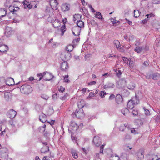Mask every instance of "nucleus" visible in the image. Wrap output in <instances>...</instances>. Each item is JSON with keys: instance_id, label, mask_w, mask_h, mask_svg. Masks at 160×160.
<instances>
[{"instance_id": "f257e3e1", "label": "nucleus", "mask_w": 160, "mask_h": 160, "mask_svg": "<svg viewBox=\"0 0 160 160\" xmlns=\"http://www.w3.org/2000/svg\"><path fill=\"white\" fill-rule=\"evenodd\" d=\"M37 77H38L37 79H38V81H40L43 78L46 81H49L53 78V75L50 73L47 72H45L43 74H38Z\"/></svg>"}, {"instance_id": "f03ea898", "label": "nucleus", "mask_w": 160, "mask_h": 160, "mask_svg": "<svg viewBox=\"0 0 160 160\" xmlns=\"http://www.w3.org/2000/svg\"><path fill=\"white\" fill-rule=\"evenodd\" d=\"M22 93L25 94H29L32 91L31 87L28 85H24L21 86L20 88Z\"/></svg>"}, {"instance_id": "7ed1b4c3", "label": "nucleus", "mask_w": 160, "mask_h": 160, "mask_svg": "<svg viewBox=\"0 0 160 160\" xmlns=\"http://www.w3.org/2000/svg\"><path fill=\"white\" fill-rule=\"evenodd\" d=\"M74 114L75 116L78 118H82L84 116V113L82 108H78L76 109Z\"/></svg>"}, {"instance_id": "20e7f679", "label": "nucleus", "mask_w": 160, "mask_h": 160, "mask_svg": "<svg viewBox=\"0 0 160 160\" xmlns=\"http://www.w3.org/2000/svg\"><path fill=\"white\" fill-rule=\"evenodd\" d=\"M49 3L52 9L56 10L58 9L59 3L57 0H50Z\"/></svg>"}, {"instance_id": "39448f33", "label": "nucleus", "mask_w": 160, "mask_h": 160, "mask_svg": "<svg viewBox=\"0 0 160 160\" xmlns=\"http://www.w3.org/2000/svg\"><path fill=\"white\" fill-rule=\"evenodd\" d=\"M61 9L62 11L64 12H66L70 10V5L67 3L62 4L61 6Z\"/></svg>"}, {"instance_id": "423d86ee", "label": "nucleus", "mask_w": 160, "mask_h": 160, "mask_svg": "<svg viewBox=\"0 0 160 160\" xmlns=\"http://www.w3.org/2000/svg\"><path fill=\"white\" fill-rule=\"evenodd\" d=\"M8 149L6 148H2L0 149V157L1 158L6 157L7 155Z\"/></svg>"}, {"instance_id": "0eeeda50", "label": "nucleus", "mask_w": 160, "mask_h": 160, "mask_svg": "<svg viewBox=\"0 0 160 160\" xmlns=\"http://www.w3.org/2000/svg\"><path fill=\"white\" fill-rule=\"evenodd\" d=\"M72 30L73 34L75 36H78L80 34V29L77 26H75L72 27Z\"/></svg>"}, {"instance_id": "6e6552de", "label": "nucleus", "mask_w": 160, "mask_h": 160, "mask_svg": "<svg viewBox=\"0 0 160 160\" xmlns=\"http://www.w3.org/2000/svg\"><path fill=\"white\" fill-rule=\"evenodd\" d=\"M60 67L62 70L67 71L69 68L68 62L65 61L62 62L61 64Z\"/></svg>"}, {"instance_id": "1a4fd4ad", "label": "nucleus", "mask_w": 160, "mask_h": 160, "mask_svg": "<svg viewBox=\"0 0 160 160\" xmlns=\"http://www.w3.org/2000/svg\"><path fill=\"white\" fill-rule=\"evenodd\" d=\"M52 24L55 28H58L61 26V22L58 19H53L52 21Z\"/></svg>"}, {"instance_id": "9d476101", "label": "nucleus", "mask_w": 160, "mask_h": 160, "mask_svg": "<svg viewBox=\"0 0 160 160\" xmlns=\"http://www.w3.org/2000/svg\"><path fill=\"white\" fill-rule=\"evenodd\" d=\"M93 142L96 146H99L101 144L100 137L98 136L94 137L93 139Z\"/></svg>"}, {"instance_id": "9b49d317", "label": "nucleus", "mask_w": 160, "mask_h": 160, "mask_svg": "<svg viewBox=\"0 0 160 160\" xmlns=\"http://www.w3.org/2000/svg\"><path fill=\"white\" fill-rule=\"evenodd\" d=\"M16 114V112L12 109L9 110L8 112V116L10 118H14Z\"/></svg>"}, {"instance_id": "f8f14e48", "label": "nucleus", "mask_w": 160, "mask_h": 160, "mask_svg": "<svg viewBox=\"0 0 160 160\" xmlns=\"http://www.w3.org/2000/svg\"><path fill=\"white\" fill-rule=\"evenodd\" d=\"M9 9L11 12H12L13 13L19 10V8L15 4L13 5L10 6Z\"/></svg>"}, {"instance_id": "ddd939ff", "label": "nucleus", "mask_w": 160, "mask_h": 160, "mask_svg": "<svg viewBox=\"0 0 160 160\" xmlns=\"http://www.w3.org/2000/svg\"><path fill=\"white\" fill-rule=\"evenodd\" d=\"M81 17L82 15L80 14H75L73 16V21L76 23L81 19Z\"/></svg>"}, {"instance_id": "4468645a", "label": "nucleus", "mask_w": 160, "mask_h": 160, "mask_svg": "<svg viewBox=\"0 0 160 160\" xmlns=\"http://www.w3.org/2000/svg\"><path fill=\"white\" fill-rule=\"evenodd\" d=\"M134 101L133 100H131L128 101L127 106L129 109H133L134 108L135 103L134 102Z\"/></svg>"}, {"instance_id": "2eb2a0df", "label": "nucleus", "mask_w": 160, "mask_h": 160, "mask_svg": "<svg viewBox=\"0 0 160 160\" xmlns=\"http://www.w3.org/2000/svg\"><path fill=\"white\" fill-rule=\"evenodd\" d=\"M152 78L154 80H157L160 79V73H155L151 75Z\"/></svg>"}, {"instance_id": "dca6fc26", "label": "nucleus", "mask_w": 160, "mask_h": 160, "mask_svg": "<svg viewBox=\"0 0 160 160\" xmlns=\"http://www.w3.org/2000/svg\"><path fill=\"white\" fill-rule=\"evenodd\" d=\"M6 84L8 86H12L14 84V79L12 78H9L7 79L6 81Z\"/></svg>"}, {"instance_id": "f3484780", "label": "nucleus", "mask_w": 160, "mask_h": 160, "mask_svg": "<svg viewBox=\"0 0 160 160\" xmlns=\"http://www.w3.org/2000/svg\"><path fill=\"white\" fill-rule=\"evenodd\" d=\"M12 94L8 92H6L4 93V98L7 101H9L11 99Z\"/></svg>"}, {"instance_id": "a211bd4d", "label": "nucleus", "mask_w": 160, "mask_h": 160, "mask_svg": "<svg viewBox=\"0 0 160 160\" xmlns=\"http://www.w3.org/2000/svg\"><path fill=\"white\" fill-rule=\"evenodd\" d=\"M85 103L84 101L82 99L78 103V108H82L85 105Z\"/></svg>"}, {"instance_id": "6ab92c4d", "label": "nucleus", "mask_w": 160, "mask_h": 160, "mask_svg": "<svg viewBox=\"0 0 160 160\" xmlns=\"http://www.w3.org/2000/svg\"><path fill=\"white\" fill-rule=\"evenodd\" d=\"M23 3L25 8H28L29 9L31 8L32 7V5L27 0H25Z\"/></svg>"}, {"instance_id": "aec40b11", "label": "nucleus", "mask_w": 160, "mask_h": 160, "mask_svg": "<svg viewBox=\"0 0 160 160\" xmlns=\"http://www.w3.org/2000/svg\"><path fill=\"white\" fill-rule=\"evenodd\" d=\"M117 84L120 87H124L126 85V81L124 79H120L118 82Z\"/></svg>"}, {"instance_id": "412c9836", "label": "nucleus", "mask_w": 160, "mask_h": 160, "mask_svg": "<svg viewBox=\"0 0 160 160\" xmlns=\"http://www.w3.org/2000/svg\"><path fill=\"white\" fill-rule=\"evenodd\" d=\"M116 101L118 104L120 103L122 101V96L120 94L117 95L116 97Z\"/></svg>"}, {"instance_id": "4be33fe9", "label": "nucleus", "mask_w": 160, "mask_h": 160, "mask_svg": "<svg viewBox=\"0 0 160 160\" xmlns=\"http://www.w3.org/2000/svg\"><path fill=\"white\" fill-rule=\"evenodd\" d=\"M77 26L80 28H83L84 26V24L83 22L81 20V19L76 22Z\"/></svg>"}, {"instance_id": "5701e85b", "label": "nucleus", "mask_w": 160, "mask_h": 160, "mask_svg": "<svg viewBox=\"0 0 160 160\" xmlns=\"http://www.w3.org/2000/svg\"><path fill=\"white\" fill-rule=\"evenodd\" d=\"M8 48L6 45H2L0 46V52H4L8 50Z\"/></svg>"}, {"instance_id": "b1692460", "label": "nucleus", "mask_w": 160, "mask_h": 160, "mask_svg": "<svg viewBox=\"0 0 160 160\" xmlns=\"http://www.w3.org/2000/svg\"><path fill=\"white\" fill-rule=\"evenodd\" d=\"M40 120L42 122L44 123L46 121V115L44 114H42L39 117Z\"/></svg>"}, {"instance_id": "393cba45", "label": "nucleus", "mask_w": 160, "mask_h": 160, "mask_svg": "<svg viewBox=\"0 0 160 160\" xmlns=\"http://www.w3.org/2000/svg\"><path fill=\"white\" fill-rule=\"evenodd\" d=\"M7 14V11L4 9H0V18H2L6 16Z\"/></svg>"}, {"instance_id": "a878e982", "label": "nucleus", "mask_w": 160, "mask_h": 160, "mask_svg": "<svg viewBox=\"0 0 160 160\" xmlns=\"http://www.w3.org/2000/svg\"><path fill=\"white\" fill-rule=\"evenodd\" d=\"M137 155V160H141L142 159L144 158V153L143 152H138Z\"/></svg>"}, {"instance_id": "bb28decb", "label": "nucleus", "mask_w": 160, "mask_h": 160, "mask_svg": "<svg viewBox=\"0 0 160 160\" xmlns=\"http://www.w3.org/2000/svg\"><path fill=\"white\" fill-rule=\"evenodd\" d=\"M49 151V147L47 145L43 146L41 149V152L43 153H45Z\"/></svg>"}, {"instance_id": "cd10ccee", "label": "nucleus", "mask_w": 160, "mask_h": 160, "mask_svg": "<svg viewBox=\"0 0 160 160\" xmlns=\"http://www.w3.org/2000/svg\"><path fill=\"white\" fill-rule=\"evenodd\" d=\"M70 125L72 126L73 128H72V129H76L77 130L78 128V124L76 123L75 122L73 121H72L70 122Z\"/></svg>"}, {"instance_id": "c85d7f7f", "label": "nucleus", "mask_w": 160, "mask_h": 160, "mask_svg": "<svg viewBox=\"0 0 160 160\" xmlns=\"http://www.w3.org/2000/svg\"><path fill=\"white\" fill-rule=\"evenodd\" d=\"M74 47L73 45H68L66 48V50L68 52H70L72 51Z\"/></svg>"}, {"instance_id": "c756f323", "label": "nucleus", "mask_w": 160, "mask_h": 160, "mask_svg": "<svg viewBox=\"0 0 160 160\" xmlns=\"http://www.w3.org/2000/svg\"><path fill=\"white\" fill-rule=\"evenodd\" d=\"M114 46L117 49L119 48L120 46V43L118 40H115L114 41Z\"/></svg>"}, {"instance_id": "7c9ffc66", "label": "nucleus", "mask_w": 160, "mask_h": 160, "mask_svg": "<svg viewBox=\"0 0 160 160\" xmlns=\"http://www.w3.org/2000/svg\"><path fill=\"white\" fill-rule=\"evenodd\" d=\"M114 86V84H112L110 83H108L107 84L103 86V88L104 89H106L107 88H113Z\"/></svg>"}, {"instance_id": "2f4dec72", "label": "nucleus", "mask_w": 160, "mask_h": 160, "mask_svg": "<svg viewBox=\"0 0 160 160\" xmlns=\"http://www.w3.org/2000/svg\"><path fill=\"white\" fill-rule=\"evenodd\" d=\"M131 131L132 133L136 134L138 133L139 131L138 128H132L131 129Z\"/></svg>"}, {"instance_id": "473e14b6", "label": "nucleus", "mask_w": 160, "mask_h": 160, "mask_svg": "<svg viewBox=\"0 0 160 160\" xmlns=\"http://www.w3.org/2000/svg\"><path fill=\"white\" fill-rule=\"evenodd\" d=\"M129 112V110L126 108H124L122 110V112L124 115H127Z\"/></svg>"}, {"instance_id": "72a5a7b5", "label": "nucleus", "mask_w": 160, "mask_h": 160, "mask_svg": "<svg viewBox=\"0 0 160 160\" xmlns=\"http://www.w3.org/2000/svg\"><path fill=\"white\" fill-rule=\"evenodd\" d=\"M120 160H128L127 155L126 154H122L120 157Z\"/></svg>"}, {"instance_id": "f704fd0d", "label": "nucleus", "mask_w": 160, "mask_h": 160, "mask_svg": "<svg viewBox=\"0 0 160 160\" xmlns=\"http://www.w3.org/2000/svg\"><path fill=\"white\" fill-rule=\"evenodd\" d=\"M110 160H120V157L117 155H113L110 158Z\"/></svg>"}, {"instance_id": "c9c22d12", "label": "nucleus", "mask_w": 160, "mask_h": 160, "mask_svg": "<svg viewBox=\"0 0 160 160\" xmlns=\"http://www.w3.org/2000/svg\"><path fill=\"white\" fill-rule=\"evenodd\" d=\"M128 63V65L130 68H132L134 66V63L133 61L131 60V59L129 60Z\"/></svg>"}, {"instance_id": "e433bc0d", "label": "nucleus", "mask_w": 160, "mask_h": 160, "mask_svg": "<svg viewBox=\"0 0 160 160\" xmlns=\"http://www.w3.org/2000/svg\"><path fill=\"white\" fill-rule=\"evenodd\" d=\"M135 87V84L132 82L130 83L128 86V88L130 90L133 89Z\"/></svg>"}, {"instance_id": "4c0bfd02", "label": "nucleus", "mask_w": 160, "mask_h": 160, "mask_svg": "<svg viewBox=\"0 0 160 160\" xmlns=\"http://www.w3.org/2000/svg\"><path fill=\"white\" fill-rule=\"evenodd\" d=\"M72 154L75 159H76L78 158V155L75 151L72 150L71 151Z\"/></svg>"}, {"instance_id": "58836bf2", "label": "nucleus", "mask_w": 160, "mask_h": 160, "mask_svg": "<svg viewBox=\"0 0 160 160\" xmlns=\"http://www.w3.org/2000/svg\"><path fill=\"white\" fill-rule=\"evenodd\" d=\"M134 17L136 18H138L140 15L139 11L138 10H134Z\"/></svg>"}, {"instance_id": "ea45409f", "label": "nucleus", "mask_w": 160, "mask_h": 160, "mask_svg": "<svg viewBox=\"0 0 160 160\" xmlns=\"http://www.w3.org/2000/svg\"><path fill=\"white\" fill-rule=\"evenodd\" d=\"M115 71L116 72V75L118 77H120L122 74V72L121 70L119 69H116L115 70Z\"/></svg>"}, {"instance_id": "a19ab883", "label": "nucleus", "mask_w": 160, "mask_h": 160, "mask_svg": "<svg viewBox=\"0 0 160 160\" xmlns=\"http://www.w3.org/2000/svg\"><path fill=\"white\" fill-rule=\"evenodd\" d=\"M142 48L140 47H137L135 49V51L137 53H140L142 50Z\"/></svg>"}, {"instance_id": "79ce46f5", "label": "nucleus", "mask_w": 160, "mask_h": 160, "mask_svg": "<svg viewBox=\"0 0 160 160\" xmlns=\"http://www.w3.org/2000/svg\"><path fill=\"white\" fill-rule=\"evenodd\" d=\"M41 97L45 100H47L49 98L48 96L45 93L42 94Z\"/></svg>"}, {"instance_id": "37998d69", "label": "nucleus", "mask_w": 160, "mask_h": 160, "mask_svg": "<svg viewBox=\"0 0 160 160\" xmlns=\"http://www.w3.org/2000/svg\"><path fill=\"white\" fill-rule=\"evenodd\" d=\"M155 16L154 14L152 13H151L149 14H147L146 15V17H147L148 19H149L152 17H153Z\"/></svg>"}, {"instance_id": "c03bdc74", "label": "nucleus", "mask_w": 160, "mask_h": 160, "mask_svg": "<svg viewBox=\"0 0 160 160\" xmlns=\"http://www.w3.org/2000/svg\"><path fill=\"white\" fill-rule=\"evenodd\" d=\"M122 59L125 63H127L128 64V62L130 59H128L126 57H122Z\"/></svg>"}, {"instance_id": "a18cd8bd", "label": "nucleus", "mask_w": 160, "mask_h": 160, "mask_svg": "<svg viewBox=\"0 0 160 160\" xmlns=\"http://www.w3.org/2000/svg\"><path fill=\"white\" fill-rule=\"evenodd\" d=\"M107 93L104 91H101L100 94V96L102 98H103L105 97V96L107 94Z\"/></svg>"}, {"instance_id": "49530a36", "label": "nucleus", "mask_w": 160, "mask_h": 160, "mask_svg": "<svg viewBox=\"0 0 160 160\" xmlns=\"http://www.w3.org/2000/svg\"><path fill=\"white\" fill-rule=\"evenodd\" d=\"M96 17L99 19H102V17L101 13L99 12H97L96 14Z\"/></svg>"}, {"instance_id": "de8ad7c7", "label": "nucleus", "mask_w": 160, "mask_h": 160, "mask_svg": "<svg viewBox=\"0 0 160 160\" xmlns=\"http://www.w3.org/2000/svg\"><path fill=\"white\" fill-rule=\"evenodd\" d=\"M68 75H65L64 76H63V81L64 82H69V79H68Z\"/></svg>"}, {"instance_id": "09e8293b", "label": "nucleus", "mask_w": 160, "mask_h": 160, "mask_svg": "<svg viewBox=\"0 0 160 160\" xmlns=\"http://www.w3.org/2000/svg\"><path fill=\"white\" fill-rule=\"evenodd\" d=\"M126 126L125 124L122 125L119 127L120 131H123L125 129Z\"/></svg>"}, {"instance_id": "8fccbe9b", "label": "nucleus", "mask_w": 160, "mask_h": 160, "mask_svg": "<svg viewBox=\"0 0 160 160\" xmlns=\"http://www.w3.org/2000/svg\"><path fill=\"white\" fill-rule=\"evenodd\" d=\"M132 113L133 115H137L138 114V111L137 109H133L132 112Z\"/></svg>"}, {"instance_id": "3c124183", "label": "nucleus", "mask_w": 160, "mask_h": 160, "mask_svg": "<svg viewBox=\"0 0 160 160\" xmlns=\"http://www.w3.org/2000/svg\"><path fill=\"white\" fill-rule=\"evenodd\" d=\"M66 31V26L65 25H63L61 28V31L63 33Z\"/></svg>"}, {"instance_id": "603ef678", "label": "nucleus", "mask_w": 160, "mask_h": 160, "mask_svg": "<svg viewBox=\"0 0 160 160\" xmlns=\"http://www.w3.org/2000/svg\"><path fill=\"white\" fill-rule=\"evenodd\" d=\"M152 2L153 4H159L160 3V0H152Z\"/></svg>"}, {"instance_id": "864d4df0", "label": "nucleus", "mask_w": 160, "mask_h": 160, "mask_svg": "<svg viewBox=\"0 0 160 160\" xmlns=\"http://www.w3.org/2000/svg\"><path fill=\"white\" fill-rule=\"evenodd\" d=\"M58 90L59 92H63L65 90V88L62 86H61L58 88Z\"/></svg>"}, {"instance_id": "5fc2aeb1", "label": "nucleus", "mask_w": 160, "mask_h": 160, "mask_svg": "<svg viewBox=\"0 0 160 160\" xmlns=\"http://www.w3.org/2000/svg\"><path fill=\"white\" fill-rule=\"evenodd\" d=\"M148 20V19L147 18H145L143 20H142L141 22V23L143 24H145L147 23Z\"/></svg>"}, {"instance_id": "6e6d98bb", "label": "nucleus", "mask_w": 160, "mask_h": 160, "mask_svg": "<svg viewBox=\"0 0 160 160\" xmlns=\"http://www.w3.org/2000/svg\"><path fill=\"white\" fill-rule=\"evenodd\" d=\"M106 144H104L102 145L100 147V153L103 154V151L104 149V146H105Z\"/></svg>"}, {"instance_id": "4d7b16f0", "label": "nucleus", "mask_w": 160, "mask_h": 160, "mask_svg": "<svg viewBox=\"0 0 160 160\" xmlns=\"http://www.w3.org/2000/svg\"><path fill=\"white\" fill-rule=\"evenodd\" d=\"M134 36L133 35H130L129 36L128 40L129 42L132 41L134 39Z\"/></svg>"}, {"instance_id": "13d9d810", "label": "nucleus", "mask_w": 160, "mask_h": 160, "mask_svg": "<svg viewBox=\"0 0 160 160\" xmlns=\"http://www.w3.org/2000/svg\"><path fill=\"white\" fill-rule=\"evenodd\" d=\"M96 83V82L95 81H92L88 83V85H95Z\"/></svg>"}, {"instance_id": "bf43d9fd", "label": "nucleus", "mask_w": 160, "mask_h": 160, "mask_svg": "<svg viewBox=\"0 0 160 160\" xmlns=\"http://www.w3.org/2000/svg\"><path fill=\"white\" fill-rule=\"evenodd\" d=\"M55 122V121L52 120L49 121H48V122L51 125H53L54 124Z\"/></svg>"}, {"instance_id": "052dcab7", "label": "nucleus", "mask_w": 160, "mask_h": 160, "mask_svg": "<svg viewBox=\"0 0 160 160\" xmlns=\"http://www.w3.org/2000/svg\"><path fill=\"white\" fill-rule=\"evenodd\" d=\"M62 21L63 23V25H65V23L67 22L68 20H67V19L66 18H65L62 20Z\"/></svg>"}, {"instance_id": "680f3d73", "label": "nucleus", "mask_w": 160, "mask_h": 160, "mask_svg": "<svg viewBox=\"0 0 160 160\" xmlns=\"http://www.w3.org/2000/svg\"><path fill=\"white\" fill-rule=\"evenodd\" d=\"M80 39V38H78L77 39H74L73 40V42H74V43L76 42V43H77L79 41Z\"/></svg>"}, {"instance_id": "e2e57ef3", "label": "nucleus", "mask_w": 160, "mask_h": 160, "mask_svg": "<svg viewBox=\"0 0 160 160\" xmlns=\"http://www.w3.org/2000/svg\"><path fill=\"white\" fill-rule=\"evenodd\" d=\"M116 18H112L111 19V22H113L112 23L113 25L115 23V22H116Z\"/></svg>"}, {"instance_id": "0e129e2a", "label": "nucleus", "mask_w": 160, "mask_h": 160, "mask_svg": "<svg viewBox=\"0 0 160 160\" xmlns=\"http://www.w3.org/2000/svg\"><path fill=\"white\" fill-rule=\"evenodd\" d=\"M143 65L145 66V67H146V66H148L149 65V62H148L146 61H145L144 63H143Z\"/></svg>"}, {"instance_id": "69168bd1", "label": "nucleus", "mask_w": 160, "mask_h": 160, "mask_svg": "<svg viewBox=\"0 0 160 160\" xmlns=\"http://www.w3.org/2000/svg\"><path fill=\"white\" fill-rule=\"evenodd\" d=\"M115 97V96L113 94H112L111 95H110V96L109 97V99L110 100H112V99H113V98H114Z\"/></svg>"}, {"instance_id": "338daca9", "label": "nucleus", "mask_w": 160, "mask_h": 160, "mask_svg": "<svg viewBox=\"0 0 160 160\" xmlns=\"http://www.w3.org/2000/svg\"><path fill=\"white\" fill-rule=\"evenodd\" d=\"M131 138V136L130 135L128 134H127L125 136V138L126 139H130Z\"/></svg>"}, {"instance_id": "774afa93", "label": "nucleus", "mask_w": 160, "mask_h": 160, "mask_svg": "<svg viewBox=\"0 0 160 160\" xmlns=\"http://www.w3.org/2000/svg\"><path fill=\"white\" fill-rule=\"evenodd\" d=\"M43 160H50V158L48 156H45L43 158Z\"/></svg>"}]
</instances>
